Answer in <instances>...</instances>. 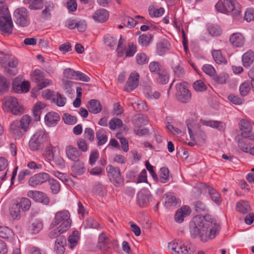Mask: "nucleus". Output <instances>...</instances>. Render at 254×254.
Masks as SVG:
<instances>
[{"mask_svg": "<svg viewBox=\"0 0 254 254\" xmlns=\"http://www.w3.org/2000/svg\"><path fill=\"white\" fill-rule=\"evenodd\" d=\"M137 199V203L140 207L147 206L149 203L150 193L145 190H141L138 192Z\"/></svg>", "mask_w": 254, "mask_h": 254, "instance_id": "obj_19", "label": "nucleus"}, {"mask_svg": "<svg viewBox=\"0 0 254 254\" xmlns=\"http://www.w3.org/2000/svg\"><path fill=\"white\" fill-rule=\"evenodd\" d=\"M160 171V181L163 183H165L168 181L169 171L166 167L161 168Z\"/></svg>", "mask_w": 254, "mask_h": 254, "instance_id": "obj_57", "label": "nucleus"}, {"mask_svg": "<svg viewBox=\"0 0 254 254\" xmlns=\"http://www.w3.org/2000/svg\"><path fill=\"white\" fill-rule=\"evenodd\" d=\"M27 196L35 201L47 205L49 203V199L43 192L37 190H29L27 192Z\"/></svg>", "mask_w": 254, "mask_h": 254, "instance_id": "obj_14", "label": "nucleus"}, {"mask_svg": "<svg viewBox=\"0 0 254 254\" xmlns=\"http://www.w3.org/2000/svg\"><path fill=\"white\" fill-rule=\"evenodd\" d=\"M239 127L241 130V135L245 138L246 136L249 135L252 131V126L250 123L247 120H242L239 124Z\"/></svg>", "mask_w": 254, "mask_h": 254, "instance_id": "obj_24", "label": "nucleus"}, {"mask_svg": "<svg viewBox=\"0 0 254 254\" xmlns=\"http://www.w3.org/2000/svg\"><path fill=\"white\" fill-rule=\"evenodd\" d=\"M111 240L104 233L101 234L98 238V246L103 252L109 251L112 247Z\"/></svg>", "mask_w": 254, "mask_h": 254, "instance_id": "obj_17", "label": "nucleus"}, {"mask_svg": "<svg viewBox=\"0 0 254 254\" xmlns=\"http://www.w3.org/2000/svg\"><path fill=\"white\" fill-rule=\"evenodd\" d=\"M79 239L78 232L77 231H73L72 234L69 235L68 238L69 247L73 249L77 244Z\"/></svg>", "mask_w": 254, "mask_h": 254, "instance_id": "obj_37", "label": "nucleus"}, {"mask_svg": "<svg viewBox=\"0 0 254 254\" xmlns=\"http://www.w3.org/2000/svg\"><path fill=\"white\" fill-rule=\"evenodd\" d=\"M169 44L167 41L159 42L157 45V53L160 55H163L169 50Z\"/></svg>", "mask_w": 254, "mask_h": 254, "instance_id": "obj_40", "label": "nucleus"}, {"mask_svg": "<svg viewBox=\"0 0 254 254\" xmlns=\"http://www.w3.org/2000/svg\"><path fill=\"white\" fill-rule=\"evenodd\" d=\"M107 170L109 174L112 176V179L114 185L116 186H120L124 183V178L121 176L120 170L118 167H114L112 165H108Z\"/></svg>", "mask_w": 254, "mask_h": 254, "instance_id": "obj_12", "label": "nucleus"}, {"mask_svg": "<svg viewBox=\"0 0 254 254\" xmlns=\"http://www.w3.org/2000/svg\"><path fill=\"white\" fill-rule=\"evenodd\" d=\"M164 12V9L160 7L159 9H156L154 7L149 8V13L151 17H158L161 16Z\"/></svg>", "mask_w": 254, "mask_h": 254, "instance_id": "obj_49", "label": "nucleus"}, {"mask_svg": "<svg viewBox=\"0 0 254 254\" xmlns=\"http://www.w3.org/2000/svg\"><path fill=\"white\" fill-rule=\"evenodd\" d=\"M229 42L233 47L241 48L245 43V38L241 33H234L230 35Z\"/></svg>", "mask_w": 254, "mask_h": 254, "instance_id": "obj_18", "label": "nucleus"}, {"mask_svg": "<svg viewBox=\"0 0 254 254\" xmlns=\"http://www.w3.org/2000/svg\"><path fill=\"white\" fill-rule=\"evenodd\" d=\"M202 123L204 125L213 128H216L220 130L223 129L225 127V124L224 123L217 121L203 120L202 121Z\"/></svg>", "mask_w": 254, "mask_h": 254, "instance_id": "obj_34", "label": "nucleus"}, {"mask_svg": "<svg viewBox=\"0 0 254 254\" xmlns=\"http://www.w3.org/2000/svg\"><path fill=\"white\" fill-rule=\"evenodd\" d=\"M77 71H74L70 68H66L64 71V76L67 78L71 79H77L76 74Z\"/></svg>", "mask_w": 254, "mask_h": 254, "instance_id": "obj_56", "label": "nucleus"}, {"mask_svg": "<svg viewBox=\"0 0 254 254\" xmlns=\"http://www.w3.org/2000/svg\"><path fill=\"white\" fill-rule=\"evenodd\" d=\"M123 125L122 120L118 118L112 119L109 124L110 128L112 130L115 129L117 127H121Z\"/></svg>", "mask_w": 254, "mask_h": 254, "instance_id": "obj_58", "label": "nucleus"}, {"mask_svg": "<svg viewBox=\"0 0 254 254\" xmlns=\"http://www.w3.org/2000/svg\"><path fill=\"white\" fill-rule=\"evenodd\" d=\"M43 228V224L39 220L34 221L30 227V230L31 233L36 234L38 233Z\"/></svg>", "mask_w": 254, "mask_h": 254, "instance_id": "obj_48", "label": "nucleus"}, {"mask_svg": "<svg viewBox=\"0 0 254 254\" xmlns=\"http://www.w3.org/2000/svg\"><path fill=\"white\" fill-rule=\"evenodd\" d=\"M126 45L127 42L126 39L121 36L118 42V47L117 49L119 57H122L126 49Z\"/></svg>", "mask_w": 254, "mask_h": 254, "instance_id": "obj_39", "label": "nucleus"}, {"mask_svg": "<svg viewBox=\"0 0 254 254\" xmlns=\"http://www.w3.org/2000/svg\"><path fill=\"white\" fill-rule=\"evenodd\" d=\"M236 210L242 214H246L251 211V207L248 201L241 200L237 203Z\"/></svg>", "mask_w": 254, "mask_h": 254, "instance_id": "obj_30", "label": "nucleus"}, {"mask_svg": "<svg viewBox=\"0 0 254 254\" xmlns=\"http://www.w3.org/2000/svg\"><path fill=\"white\" fill-rule=\"evenodd\" d=\"M49 139L48 134L44 129H39L31 137L29 141V148L34 151L42 150Z\"/></svg>", "mask_w": 254, "mask_h": 254, "instance_id": "obj_5", "label": "nucleus"}, {"mask_svg": "<svg viewBox=\"0 0 254 254\" xmlns=\"http://www.w3.org/2000/svg\"><path fill=\"white\" fill-rule=\"evenodd\" d=\"M33 81L36 83L39 89H42L48 86L50 84V80L45 79L43 72L39 69L35 70L31 75Z\"/></svg>", "mask_w": 254, "mask_h": 254, "instance_id": "obj_11", "label": "nucleus"}, {"mask_svg": "<svg viewBox=\"0 0 254 254\" xmlns=\"http://www.w3.org/2000/svg\"><path fill=\"white\" fill-rule=\"evenodd\" d=\"M193 87L196 91H204L206 90L207 86L206 84L201 80H198L195 81L193 84Z\"/></svg>", "mask_w": 254, "mask_h": 254, "instance_id": "obj_53", "label": "nucleus"}, {"mask_svg": "<svg viewBox=\"0 0 254 254\" xmlns=\"http://www.w3.org/2000/svg\"><path fill=\"white\" fill-rule=\"evenodd\" d=\"M209 34L213 36H218L221 35L222 30L221 28L217 25H212L208 27Z\"/></svg>", "mask_w": 254, "mask_h": 254, "instance_id": "obj_50", "label": "nucleus"}, {"mask_svg": "<svg viewBox=\"0 0 254 254\" xmlns=\"http://www.w3.org/2000/svg\"><path fill=\"white\" fill-rule=\"evenodd\" d=\"M60 229H64V231L68 230L71 224V220L70 218V213L66 210H63L57 212L55 216L50 227L54 228L60 224Z\"/></svg>", "mask_w": 254, "mask_h": 254, "instance_id": "obj_6", "label": "nucleus"}, {"mask_svg": "<svg viewBox=\"0 0 254 254\" xmlns=\"http://www.w3.org/2000/svg\"><path fill=\"white\" fill-rule=\"evenodd\" d=\"M176 88V96L179 101L187 103L190 99L191 94L188 89L186 82H182L177 84Z\"/></svg>", "mask_w": 254, "mask_h": 254, "instance_id": "obj_10", "label": "nucleus"}, {"mask_svg": "<svg viewBox=\"0 0 254 254\" xmlns=\"http://www.w3.org/2000/svg\"><path fill=\"white\" fill-rule=\"evenodd\" d=\"M190 232L192 238H199L202 242H207L214 238L218 233L219 226L211 216H197L190 224Z\"/></svg>", "mask_w": 254, "mask_h": 254, "instance_id": "obj_1", "label": "nucleus"}, {"mask_svg": "<svg viewBox=\"0 0 254 254\" xmlns=\"http://www.w3.org/2000/svg\"><path fill=\"white\" fill-rule=\"evenodd\" d=\"M48 181L52 192L54 193H57L60 190L59 183L53 178H49Z\"/></svg>", "mask_w": 254, "mask_h": 254, "instance_id": "obj_55", "label": "nucleus"}, {"mask_svg": "<svg viewBox=\"0 0 254 254\" xmlns=\"http://www.w3.org/2000/svg\"><path fill=\"white\" fill-rule=\"evenodd\" d=\"M45 148V155L49 161L54 159L55 147L53 146L49 141Z\"/></svg>", "mask_w": 254, "mask_h": 254, "instance_id": "obj_42", "label": "nucleus"}, {"mask_svg": "<svg viewBox=\"0 0 254 254\" xmlns=\"http://www.w3.org/2000/svg\"><path fill=\"white\" fill-rule=\"evenodd\" d=\"M104 42L107 46L112 47L117 44V39L110 35H106L105 36Z\"/></svg>", "mask_w": 254, "mask_h": 254, "instance_id": "obj_63", "label": "nucleus"}, {"mask_svg": "<svg viewBox=\"0 0 254 254\" xmlns=\"http://www.w3.org/2000/svg\"><path fill=\"white\" fill-rule=\"evenodd\" d=\"M10 214L14 219H19L21 216V208L18 203V201L14 202L10 209Z\"/></svg>", "mask_w": 254, "mask_h": 254, "instance_id": "obj_33", "label": "nucleus"}, {"mask_svg": "<svg viewBox=\"0 0 254 254\" xmlns=\"http://www.w3.org/2000/svg\"><path fill=\"white\" fill-rule=\"evenodd\" d=\"M191 210L189 206L185 205L178 209L175 215V220L176 222L181 223L184 220V218L189 216Z\"/></svg>", "mask_w": 254, "mask_h": 254, "instance_id": "obj_21", "label": "nucleus"}, {"mask_svg": "<svg viewBox=\"0 0 254 254\" xmlns=\"http://www.w3.org/2000/svg\"><path fill=\"white\" fill-rule=\"evenodd\" d=\"M239 90L242 96H246L250 90V83L246 81L242 83L240 86Z\"/></svg>", "mask_w": 254, "mask_h": 254, "instance_id": "obj_54", "label": "nucleus"}, {"mask_svg": "<svg viewBox=\"0 0 254 254\" xmlns=\"http://www.w3.org/2000/svg\"><path fill=\"white\" fill-rule=\"evenodd\" d=\"M49 175L46 173H40L30 177L28 181L29 185L32 187H36L49 180Z\"/></svg>", "mask_w": 254, "mask_h": 254, "instance_id": "obj_13", "label": "nucleus"}, {"mask_svg": "<svg viewBox=\"0 0 254 254\" xmlns=\"http://www.w3.org/2000/svg\"><path fill=\"white\" fill-rule=\"evenodd\" d=\"M244 19L248 22H250L254 19V9L248 8L245 12Z\"/></svg>", "mask_w": 254, "mask_h": 254, "instance_id": "obj_64", "label": "nucleus"}, {"mask_svg": "<svg viewBox=\"0 0 254 254\" xmlns=\"http://www.w3.org/2000/svg\"><path fill=\"white\" fill-rule=\"evenodd\" d=\"M2 105L6 110L15 115H20L24 112L23 106L14 97L9 96L5 97L2 100Z\"/></svg>", "mask_w": 254, "mask_h": 254, "instance_id": "obj_7", "label": "nucleus"}, {"mask_svg": "<svg viewBox=\"0 0 254 254\" xmlns=\"http://www.w3.org/2000/svg\"><path fill=\"white\" fill-rule=\"evenodd\" d=\"M45 120L46 125L51 126L57 124L60 120V116L58 113L49 112L46 115Z\"/></svg>", "mask_w": 254, "mask_h": 254, "instance_id": "obj_27", "label": "nucleus"}, {"mask_svg": "<svg viewBox=\"0 0 254 254\" xmlns=\"http://www.w3.org/2000/svg\"><path fill=\"white\" fill-rule=\"evenodd\" d=\"M10 85V82L4 77L0 75V94L7 91Z\"/></svg>", "mask_w": 254, "mask_h": 254, "instance_id": "obj_45", "label": "nucleus"}, {"mask_svg": "<svg viewBox=\"0 0 254 254\" xmlns=\"http://www.w3.org/2000/svg\"><path fill=\"white\" fill-rule=\"evenodd\" d=\"M17 64L18 61L16 59L11 58L9 60L7 63L8 68L6 69L9 75L13 76L17 73L16 68Z\"/></svg>", "mask_w": 254, "mask_h": 254, "instance_id": "obj_32", "label": "nucleus"}, {"mask_svg": "<svg viewBox=\"0 0 254 254\" xmlns=\"http://www.w3.org/2000/svg\"><path fill=\"white\" fill-rule=\"evenodd\" d=\"M45 8L42 11V18L48 19L51 17V13L54 10V4L51 1L46 2L44 5Z\"/></svg>", "mask_w": 254, "mask_h": 254, "instance_id": "obj_31", "label": "nucleus"}, {"mask_svg": "<svg viewBox=\"0 0 254 254\" xmlns=\"http://www.w3.org/2000/svg\"><path fill=\"white\" fill-rule=\"evenodd\" d=\"M108 17L109 13L108 11L104 8L97 10L92 15L94 20L98 22H105L108 19Z\"/></svg>", "mask_w": 254, "mask_h": 254, "instance_id": "obj_22", "label": "nucleus"}, {"mask_svg": "<svg viewBox=\"0 0 254 254\" xmlns=\"http://www.w3.org/2000/svg\"><path fill=\"white\" fill-rule=\"evenodd\" d=\"M139 75L137 72H132L125 85V89L126 91H131L135 89L138 85Z\"/></svg>", "mask_w": 254, "mask_h": 254, "instance_id": "obj_16", "label": "nucleus"}, {"mask_svg": "<svg viewBox=\"0 0 254 254\" xmlns=\"http://www.w3.org/2000/svg\"><path fill=\"white\" fill-rule=\"evenodd\" d=\"M168 248L172 254H192L193 252L191 250L190 244L178 243L175 241L169 243Z\"/></svg>", "mask_w": 254, "mask_h": 254, "instance_id": "obj_9", "label": "nucleus"}, {"mask_svg": "<svg viewBox=\"0 0 254 254\" xmlns=\"http://www.w3.org/2000/svg\"><path fill=\"white\" fill-rule=\"evenodd\" d=\"M66 243L65 239L63 236L57 238L55 242V250L57 254H63L64 252V245Z\"/></svg>", "mask_w": 254, "mask_h": 254, "instance_id": "obj_29", "label": "nucleus"}, {"mask_svg": "<svg viewBox=\"0 0 254 254\" xmlns=\"http://www.w3.org/2000/svg\"><path fill=\"white\" fill-rule=\"evenodd\" d=\"M87 108L89 111L92 114H98L102 109V106L100 102L95 99L91 100L88 102Z\"/></svg>", "mask_w": 254, "mask_h": 254, "instance_id": "obj_25", "label": "nucleus"}, {"mask_svg": "<svg viewBox=\"0 0 254 254\" xmlns=\"http://www.w3.org/2000/svg\"><path fill=\"white\" fill-rule=\"evenodd\" d=\"M96 137L98 140V145L99 146L104 144L107 141L108 137L106 135V132L104 129H99L96 133Z\"/></svg>", "mask_w": 254, "mask_h": 254, "instance_id": "obj_35", "label": "nucleus"}, {"mask_svg": "<svg viewBox=\"0 0 254 254\" xmlns=\"http://www.w3.org/2000/svg\"><path fill=\"white\" fill-rule=\"evenodd\" d=\"M136 60L138 64L142 65L146 64L148 59L144 53H138L136 56Z\"/></svg>", "mask_w": 254, "mask_h": 254, "instance_id": "obj_62", "label": "nucleus"}, {"mask_svg": "<svg viewBox=\"0 0 254 254\" xmlns=\"http://www.w3.org/2000/svg\"><path fill=\"white\" fill-rule=\"evenodd\" d=\"M13 90L17 93L27 92L29 90L30 84L28 81H21L19 78H16L12 83Z\"/></svg>", "mask_w": 254, "mask_h": 254, "instance_id": "obj_15", "label": "nucleus"}, {"mask_svg": "<svg viewBox=\"0 0 254 254\" xmlns=\"http://www.w3.org/2000/svg\"><path fill=\"white\" fill-rule=\"evenodd\" d=\"M65 153L67 158L73 162L79 160L81 155V153L76 147L71 145L66 146Z\"/></svg>", "mask_w": 254, "mask_h": 254, "instance_id": "obj_20", "label": "nucleus"}, {"mask_svg": "<svg viewBox=\"0 0 254 254\" xmlns=\"http://www.w3.org/2000/svg\"><path fill=\"white\" fill-rule=\"evenodd\" d=\"M24 2L29 4V8L31 9H37L41 7L42 2L37 0H24Z\"/></svg>", "mask_w": 254, "mask_h": 254, "instance_id": "obj_52", "label": "nucleus"}, {"mask_svg": "<svg viewBox=\"0 0 254 254\" xmlns=\"http://www.w3.org/2000/svg\"><path fill=\"white\" fill-rule=\"evenodd\" d=\"M0 31L2 34L12 33L13 25L7 6L4 0H0Z\"/></svg>", "mask_w": 254, "mask_h": 254, "instance_id": "obj_3", "label": "nucleus"}, {"mask_svg": "<svg viewBox=\"0 0 254 254\" xmlns=\"http://www.w3.org/2000/svg\"><path fill=\"white\" fill-rule=\"evenodd\" d=\"M99 223L93 218H90L86 220L85 227L86 228H98L99 227Z\"/></svg>", "mask_w": 254, "mask_h": 254, "instance_id": "obj_60", "label": "nucleus"}, {"mask_svg": "<svg viewBox=\"0 0 254 254\" xmlns=\"http://www.w3.org/2000/svg\"><path fill=\"white\" fill-rule=\"evenodd\" d=\"M18 203L20 205V208L22 209L23 211H28L31 207V203L29 199L26 197L21 198Z\"/></svg>", "mask_w": 254, "mask_h": 254, "instance_id": "obj_44", "label": "nucleus"}, {"mask_svg": "<svg viewBox=\"0 0 254 254\" xmlns=\"http://www.w3.org/2000/svg\"><path fill=\"white\" fill-rule=\"evenodd\" d=\"M132 122L135 127H140L147 125L148 120L146 115L139 114L133 116Z\"/></svg>", "mask_w": 254, "mask_h": 254, "instance_id": "obj_23", "label": "nucleus"}, {"mask_svg": "<svg viewBox=\"0 0 254 254\" xmlns=\"http://www.w3.org/2000/svg\"><path fill=\"white\" fill-rule=\"evenodd\" d=\"M63 119L65 124L67 125H74L77 123V120L76 117L65 113L63 117Z\"/></svg>", "mask_w": 254, "mask_h": 254, "instance_id": "obj_51", "label": "nucleus"}, {"mask_svg": "<svg viewBox=\"0 0 254 254\" xmlns=\"http://www.w3.org/2000/svg\"><path fill=\"white\" fill-rule=\"evenodd\" d=\"M13 17L15 23L20 27H27L30 23L28 11L24 7L16 9L14 12Z\"/></svg>", "mask_w": 254, "mask_h": 254, "instance_id": "obj_8", "label": "nucleus"}, {"mask_svg": "<svg viewBox=\"0 0 254 254\" xmlns=\"http://www.w3.org/2000/svg\"><path fill=\"white\" fill-rule=\"evenodd\" d=\"M164 203L166 207L176 206L178 202L174 196L169 194H166L164 197Z\"/></svg>", "mask_w": 254, "mask_h": 254, "instance_id": "obj_43", "label": "nucleus"}, {"mask_svg": "<svg viewBox=\"0 0 254 254\" xmlns=\"http://www.w3.org/2000/svg\"><path fill=\"white\" fill-rule=\"evenodd\" d=\"M31 122L30 116H23L20 121H14L9 127V131L15 139H19L27 131Z\"/></svg>", "mask_w": 254, "mask_h": 254, "instance_id": "obj_4", "label": "nucleus"}, {"mask_svg": "<svg viewBox=\"0 0 254 254\" xmlns=\"http://www.w3.org/2000/svg\"><path fill=\"white\" fill-rule=\"evenodd\" d=\"M254 60V53L252 50L246 52L242 56L243 65L245 67H249Z\"/></svg>", "mask_w": 254, "mask_h": 254, "instance_id": "obj_28", "label": "nucleus"}, {"mask_svg": "<svg viewBox=\"0 0 254 254\" xmlns=\"http://www.w3.org/2000/svg\"><path fill=\"white\" fill-rule=\"evenodd\" d=\"M158 78H157V81L162 84H166L169 81V76L167 72L162 69L158 73Z\"/></svg>", "mask_w": 254, "mask_h": 254, "instance_id": "obj_46", "label": "nucleus"}, {"mask_svg": "<svg viewBox=\"0 0 254 254\" xmlns=\"http://www.w3.org/2000/svg\"><path fill=\"white\" fill-rule=\"evenodd\" d=\"M13 236L12 231L7 227L0 226V237L3 239L11 238Z\"/></svg>", "mask_w": 254, "mask_h": 254, "instance_id": "obj_41", "label": "nucleus"}, {"mask_svg": "<svg viewBox=\"0 0 254 254\" xmlns=\"http://www.w3.org/2000/svg\"><path fill=\"white\" fill-rule=\"evenodd\" d=\"M228 76L225 73L220 74L219 75H214L213 80L218 84H223L226 83Z\"/></svg>", "mask_w": 254, "mask_h": 254, "instance_id": "obj_61", "label": "nucleus"}, {"mask_svg": "<svg viewBox=\"0 0 254 254\" xmlns=\"http://www.w3.org/2000/svg\"><path fill=\"white\" fill-rule=\"evenodd\" d=\"M151 37L150 35L142 34L138 39V42L143 46H147L149 45Z\"/></svg>", "mask_w": 254, "mask_h": 254, "instance_id": "obj_59", "label": "nucleus"}, {"mask_svg": "<svg viewBox=\"0 0 254 254\" xmlns=\"http://www.w3.org/2000/svg\"><path fill=\"white\" fill-rule=\"evenodd\" d=\"M216 10L223 13H229L234 18L241 17V6L235 0H219L215 5Z\"/></svg>", "mask_w": 254, "mask_h": 254, "instance_id": "obj_2", "label": "nucleus"}, {"mask_svg": "<svg viewBox=\"0 0 254 254\" xmlns=\"http://www.w3.org/2000/svg\"><path fill=\"white\" fill-rule=\"evenodd\" d=\"M212 55L213 59L216 63L218 64L226 63V60L223 57L220 50H212Z\"/></svg>", "mask_w": 254, "mask_h": 254, "instance_id": "obj_38", "label": "nucleus"}, {"mask_svg": "<svg viewBox=\"0 0 254 254\" xmlns=\"http://www.w3.org/2000/svg\"><path fill=\"white\" fill-rule=\"evenodd\" d=\"M76 82L71 81L63 80V87L66 93L68 94H72L74 92V85L76 84Z\"/></svg>", "mask_w": 254, "mask_h": 254, "instance_id": "obj_36", "label": "nucleus"}, {"mask_svg": "<svg viewBox=\"0 0 254 254\" xmlns=\"http://www.w3.org/2000/svg\"><path fill=\"white\" fill-rule=\"evenodd\" d=\"M207 189L209 192V193L211 196L212 200L216 202L219 203L220 202V196L217 191L213 188L208 186Z\"/></svg>", "mask_w": 254, "mask_h": 254, "instance_id": "obj_47", "label": "nucleus"}, {"mask_svg": "<svg viewBox=\"0 0 254 254\" xmlns=\"http://www.w3.org/2000/svg\"><path fill=\"white\" fill-rule=\"evenodd\" d=\"M72 172L76 175H81L85 172L84 163L80 161H75L71 166Z\"/></svg>", "mask_w": 254, "mask_h": 254, "instance_id": "obj_26", "label": "nucleus"}]
</instances>
